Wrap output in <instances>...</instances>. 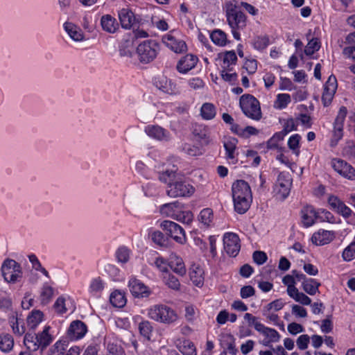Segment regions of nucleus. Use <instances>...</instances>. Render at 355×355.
I'll return each instance as SVG.
<instances>
[{
    "label": "nucleus",
    "instance_id": "1",
    "mask_svg": "<svg viewBox=\"0 0 355 355\" xmlns=\"http://www.w3.org/2000/svg\"><path fill=\"white\" fill-rule=\"evenodd\" d=\"M177 160H168L166 168L158 173V180L166 185V194L171 198L178 197V166Z\"/></svg>",
    "mask_w": 355,
    "mask_h": 355
},
{
    "label": "nucleus",
    "instance_id": "2",
    "mask_svg": "<svg viewBox=\"0 0 355 355\" xmlns=\"http://www.w3.org/2000/svg\"><path fill=\"white\" fill-rule=\"evenodd\" d=\"M50 326H45L42 332L26 333L24 338V344L30 351L35 352L40 349H45L53 341V337L49 334Z\"/></svg>",
    "mask_w": 355,
    "mask_h": 355
},
{
    "label": "nucleus",
    "instance_id": "3",
    "mask_svg": "<svg viewBox=\"0 0 355 355\" xmlns=\"http://www.w3.org/2000/svg\"><path fill=\"white\" fill-rule=\"evenodd\" d=\"M240 107L245 116L254 120L259 121L262 117L260 103L252 94H243L239 99Z\"/></svg>",
    "mask_w": 355,
    "mask_h": 355
},
{
    "label": "nucleus",
    "instance_id": "4",
    "mask_svg": "<svg viewBox=\"0 0 355 355\" xmlns=\"http://www.w3.org/2000/svg\"><path fill=\"white\" fill-rule=\"evenodd\" d=\"M1 275L4 280L9 284L19 282L23 276L21 265L12 259H6L1 266Z\"/></svg>",
    "mask_w": 355,
    "mask_h": 355
},
{
    "label": "nucleus",
    "instance_id": "5",
    "mask_svg": "<svg viewBox=\"0 0 355 355\" xmlns=\"http://www.w3.org/2000/svg\"><path fill=\"white\" fill-rule=\"evenodd\" d=\"M347 108L342 105L337 113V115L333 123V129L331 130V137L330 139V146L336 147L338 142L343 139L344 135V124L347 114Z\"/></svg>",
    "mask_w": 355,
    "mask_h": 355
},
{
    "label": "nucleus",
    "instance_id": "6",
    "mask_svg": "<svg viewBox=\"0 0 355 355\" xmlns=\"http://www.w3.org/2000/svg\"><path fill=\"white\" fill-rule=\"evenodd\" d=\"M158 44L153 40H146L137 47L136 53L140 62L148 64L152 62L157 55Z\"/></svg>",
    "mask_w": 355,
    "mask_h": 355
},
{
    "label": "nucleus",
    "instance_id": "7",
    "mask_svg": "<svg viewBox=\"0 0 355 355\" xmlns=\"http://www.w3.org/2000/svg\"><path fill=\"white\" fill-rule=\"evenodd\" d=\"M149 317L157 322L171 323L176 320V313L174 310L166 305H155L148 311Z\"/></svg>",
    "mask_w": 355,
    "mask_h": 355
},
{
    "label": "nucleus",
    "instance_id": "8",
    "mask_svg": "<svg viewBox=\"0 0 355 355\" xmlns=\"http://www.w3.org/2000/svg\"><path fill=\"white\" fill-rule=\"evenodd\" d=\"M292 178L289 173L281 172L278 175L274 191L278 198L285 200L290 194Z\"/></svg>",
    "mask_w": 355,
    "mask_h": 355
},
{
    "label": "nucleus",
    "instance_id": "9",
    "mask_svg": "<svg viewBox=\"0 0 355 355\" xmlns=\"http://www.w3.org/2000/svg\"><path fill=\"white\" fill-rule=\"evenodd\" d=\"M333 169L340 176L349 180H355V168L340 158H333L331 161Z\"/></svg>",
    "mask_w": 355,
    "mask_h": 355
},
{
    "label": "nucleus",
    "instance_id": "10",
    "mask_svg": "<svg viewBox=\"0 0 355 355\" xmlns=\"http://www.w3.org/2000/svg\"><path fill=\"white\" fill-rule=\"evenodd\" d=\"M223 246L226 253L235 257L241 250L240 239L239 235L233 232H226L223 235Z\"/></svg>",
    "mask_w": 355,
    "mask_h": 355
},
{
    "label": "nucleus",
    "instance_id": "11",
    "mask_svg": "<svg viewBox=\"0 0 355 355\" xmlns=\"http://www.w3.org/2000/svg\"><path fill=\"white\" fill-rule=\"evenodd\" d=\"M239 140L232 136L224 137L223 140L225 149V158L230 163L236 164L238 162L239 151L237 145Z\"/></svg>",
    "mask_w": 355,
    "mask_h": 355
},
{
    "label": "nucleus",
    "instance_id": "12",
    "mask_svg": "<svg viewBox=\"0 0 355 355\" xmlns=\"http://www.w3.org/2000/svg\"><path fill=\"white\" fill-rule=\"evenodd\" d=\"M338 88V82L334 75L329 76L327 80L323 85V92L322 94V103L324 107L331 105L334 95Z\"/></svg>",
    "mask_w": 355,
    "mask_h": 355
},
{
    "label": "nucleus",
    "instance_id": "13",
    "mask_svg": "<svg viewBox=\"0 0 355 355\" xmlns=\"http://www.w3.org/2000/svg\"><path fill=\"white\" fill-rule=\"evenodd\" d=\"M228 24L233 28H244L246 26V16L236 7L228 9L226 12Z\"/></svg>",
    "mask_w": 355,
    "mask_h": 355
},
{
    "label": "nucleus",
    "instance_id": "14",
    "mask_svg": "<svg viewBox=\"0 0 355 355\" xmlns=\"http://www.w3.org/2000/svg\"><path fill=\"white\" fill-rule=\"evenodd\" d=\"M190 130L196 141L205 145L209 144L211 141L210 130L207 125L194 123L191 124Z\"/></svg>",
    "mask_w": 355,
    "mask_h": 355
},
{
    "label": "nucleus",
    "instance_id": "15",
    "mask_svg": "<svg viewBox=\"0 0 355 355\" xmlns=\"http://www.w3.org/2000/svg\"><path fill=\"white\" fill-rule=\"evenodd\" d=\"M327 202L331 209L345 218H349L353 214L352 210L336 196L330 195L327 199Z\"/></svg>",
    "mask_w": 355,
    "mask_h": 355
},
{
    "label": "nucleus",
    "instance_id": "16",
    "mask_svg": "<svg viewBox=\"0 0 355 355\" xmlns=\"http://www.w3.org/2000/svg\"><path fill=\"white\" fill-rule=\"evenodd\" d=\"M87 332V325L81 320H76L71 322L67 330V336L71 340H77L83 338Z\"/></svg>",
    "mask_w": 355,
    "mask_h": 355
},
{
    "label": "nucleus",
    "instance_id": "17",
    "mask_svg": "<svg viewBox=\"0 0 355 355\" xmlns=\"http://www.w3.org/2000/svg\"><path fill=\"white\" fill-rule=\"evenodd\" d=\"M144 132L150 138L159 141H168L171 139L169 132L158 125H148Z\"/></svg>",
    "mask_w": 355,
    "mask_h": 355
},
{
    "label": "nucleus",
    "instance_id": "18",
    "mask_svg": "<svg viewBox=\"0 0 355 355\" xmlns=\"http://www.w3.org/2000/svg\"><path fill=\"white\" fill-rule=\"evenodd\" d=\"M128 287L130 293L135 297H146L150 293L149 288L141 281L135 277L130 279Z\"/></svg>",
    "mask_w": 355,
    "mask_h": 355
},
{
    "label": "nucleus",
    "instance_id": "19",
    "mask_svg": "<svg viewBox=\"0 0 355 355\" xmlns=\"http://www.w3.org/2000/svg\"><path fill=\"white\" fill-rule=\"evenodd\" d=\"M63 28L69 37L75 42H83L87 40L83 30L71 21H66L63 24Z\"/></svg>",
    "mask_w": 355,
    "mask_h": 355
},
{
    "label": "nucleus",
    "instance_id": "20",
    "mask_svg": "<svg viewBox=\"0 0 355 355\" xmlns=\"http://www.w3.org/2000/svg\"><path fill=\"white\" fill-rule=\"evenodd\" d=\"M318 212L312 205H306L301 210V218L302 227L307 228L315 223L316 219L319 217Z\"/></svg>",
    "mask_w": 355,
    "mask_h": 355
},
{
    "label": "nucleus",
    "instance_id": "21",
    "mask_svg": "<svg viewBox=\"0 0 355 355\" xmlns=\"http://www.w3.org/2000/svg\"><path fill=\"white\" fill-rule=\"evenodd\" d=\"M232 198L241 197H251L252 193L249 184L243 180H236L232 185Z\"/></svg>",
    "mask_w": 355,
    "mask_h": 355
},
{
    "label": "nucleus",
    "instance_id": "22",
    "mask_svg": "<svg viewBox=\"0 0 355 355\" xmlns=\"http://www.w3.org/2000/svg\"><path fill=\"white\" fill-rule=\"evenodd\" d=\"M154 85L157 89L166 94L170 95L176 94V84L163 75L155 78Z\"/></svg>",
    "mask_w": 355,
    "mask_h": 355
},
{
    "label": "nucleus",
    "instance_id": "23",
    "mask_svg": "<svg viewBox=\"0 0 355 355\" xmlns=\"http://www.w3.org/2000/svg\"><path fill=\"white\" fill-rule=\"evenodd\" d=\"M198 61V58L191 53L181 57L179 59V73H187L196 66Z\"/></svg>",
    "mask_w": 355,
    "mask_h": 355
},
{
    "label": "nucleus",
    "instance_id": "24",
    "mask_svg": "<svg viewBox=\"0 0 355 355\" xmlns=\"http://www.w3.org/2000/svg\"><path fill=\"white\" fill-rule=\"evenodd\" d=\"M189 277L193 284L199 288H201L204 284V270L202 268L196 263H193L189 272Z\"/></svg>",
    "mask_w": 355,
    "mask_h": 355
},
{
    "label": "nucleus",
    "instance_id": "25",
    "mask_svg": "<svg viewBox=\"0 0 355 355\" xmlns=\"http://www.w3.org/2000/svg\"><path fill=\"white\" fill-rule=\"evenodd\" d=\"M334 239V233L328 230H319L315 232L311 236L312 243L317 245L321 246L328 244Z\"/></svg>",
    "mask_w": 355,
    "mask_h": 355
},
{
    "label": "nucleus",
    "instance_id": "26",
    "mask_svg": "<svg viewBox=\"0 0 355 355\" xmlns=\"http://www.w3.org/2000/svg\"><path fill=\"white\" fill-rule=\"evenodd\" d=\"M234 211L239 214L246 213L252 202V196L251 197H241L232 198Z\"/></svg>",
    "mask_w": 355,
    "mask_h": 355
},
{
    "label": "nucleus",
    "instance_id": "27",
    "mask_svg": "<svg viewBox=\"0 0 355 355\" xmlns=\"http://www.w3.org/2000/svg\"><path fill=\"white\" fill-rule=\"evenodd\" d=\"M118 15L121 27L124 29H130L135 22V15L128 8H122L119 11Z\"/></svg>",
    "mask_w": 355,
    "mask_h": 355
},
{
    "label": "nucleus",
    "instance_id": "28",
    "mask_svg": "<svg viewBox=\"0 0 355 355\" xmlns=\"http://www.w3.org/2000/svg\"><path fill=\"white\" fill-rule=\"evenodd\" d=\"M214 211L211 208L202 209L198 216V220L204 228H209L214 225Z\"/></svg>",
    "mask_w": 355,
    "mask_h": 355
},
{
    "label": "nucleus",
    "instance_id": "29",
    "mask_svg": "<svg viewBox=\"0 0 355 355\" xmlns=\"http://www.w3.org/2000/svg\"><path fill=\"white\" fill-rule=\"evenodd\" d=\"M101 25L103 30L109 33H114L119 28L116 19L110 15H105L101 17Z\"/></svg>",
    "mask_w": 355,
    "mask_h": 355
},
{
    "label": "nucleus",
    "instance_id": "30",
    "mask_svg": "<svg viewBox=\"0 0 355 355\" xmlns=\"http://www.w3.org/2000/svg\"><path fill=\"white\" fill-rule=\"evenodd\" d=\"M155 266L164 273L169 269L175 271L178 266V261L176 257H171L170 260L166 262L162 258H157L155 261Z\"/></svg>",
    "mask_w": 355,
    "mask_h": 355
},
{
    "label": "nucleus",
    "instance_id": "31",
    "mask_svg": "<svg viewBox=\"0 0 355 355\" xmlns=\"http://www.w3.org/2000/svg\"><path fill=\"white\" fill-rule=\"evenodd\" d=\"M270 44V38L269 36L266 34L265 35H259L254 36L252 41L251 45L254 49L263 51H264Z\"/></svg>",
    "mask_w": 355,
    "mask_h": 355
},
{
    "label": "nucleus",
    "instance_id": "32",
    "mask_svg": "<svg viewBox=\"0 0 355 355\" xmlns=\"http://www.w3.org/2000/svg\"><path fill=\"white\" fill-rule=\"evenodd\" d=\"M216 107L211 103H204L200 107V116L205 121H209L214 119L216 116Z\"/></svg>",
    "mask_w": 355,
    "mask_h": 355
},
{
    "label": "nucleus",
    "instance_id": "33",
    "mask_svg": "<svg viewBox=\"0 0 355 355\" xmlns=\"http://www.w3.org/2000/svg\"><path fill=\"white\" fill-rule=\"evenodd\" d=\"M320 286V282L313 278H308L302 282V289L310 295H315L319 291Z\"/></svg>",
    "mask_w": 355,
    "mask_h": 355
},
{
    "label": "nucleus",
    "instance_id": "34",
    "mask_svg": "<svg viewBox=\"0 0 355 355\" xmlns=\"http://www.w3.org/2000/svg\"><path fill=\"white\" fill-rule=\"evenodd\" d=\"M178 202L166 203L162 205L159 208V211L162 215L166 217H171L174 220H178Z\"/></svg>",
    "mask_w": 355,
    "mask_h": 355
},
{
    "label": "nucleus",
    "instance_id": "35",
    "mask_svg": "<svg viewBox=\"0 0 355 355\" xmlns=\"http://www.w3.org/2000/svg\"><path fill=\"white\" fill-rule=\"evenodd\" d=\"M209 36L212 42L219 46H225L230 42L227 34L220 29H214L210 33Z\"/></svg>",
    "mask_w": 355,
    "mask_h": 355
},
{
    "label": "nucleus",
    "instance_id": "36",
    "mask_svg": "<svg viewBox=\"0 0 355 355\" xmlns=\"http://www.w3.org/2000/svg\"><path fill=\"white\" fill-rule=\"evenodd\" d=\"M222 59L223 65L222 68L227 69L228 71H232L231 66L235 65L237 61V56L234 51H228L220 55Z\"/></svg>",
    "mask_w": 355,
    "mask_h": 355
},
{
    "label": "nucleus",
    "instance_id": "37",
    "mask_svg": "<svg viewBox=\"0 0 355 355\" xmlns=\"http://www.w3.org/2000/svg\"><path fill=\"white\" fill-rule=\"evenodd\" d=\"M256 331L268 338L269 342H277L279 340L278 331L275 329L266 327L264 324H257Z\"/></svg>",
    "mask_w": 355,
    "mask_h": 355
},
{
    "label": "nucleus",
    "instance_id": "38",
    "mask_svg": "<svg viewBox=\"0 0 355 355\" xmlns=\"http://www.w3.org/2000/svg\"><path fill=\"white\" fill-rule=\"evenodd\" d=\"M178 268L175 269V271H173L169 269L166 270V273L162 275L163 280L166 286L168 288L178 290Z\"/></svg>",
    "mask_w": 355,
    "mask_h": 355
},
{
    "label": "nucleus",
    "instance_id": "39",
    "mask_svg": "<svg viewBox=\"0 0 355 355\" xmlns=\"http://www.w3.org/2000/svg\"><path fill=\"white\" fill-rule=\"evenodd\" d=\"M44 314L40 310H33L27 317V325L31 329H35L42 322Z\"/></svg>",
    "mask_w": 355,
    "mask_h": 355
},
{
    "label": "nucleus",
    "instance_id": "40",
    "mask_svg": "<svg viewBox=\"0 0 355 355\" xmlns=\"http://www.w3.org/2000/svg\"><path fill=\"white\" fill-rule=\"evenodd\" d=\"M161 228L166 232V235L178 241V235L175 234L178 230V223L171 220H164L160 224Z\"/></svg>",
    "mask_w": 355,
    "mask_h": 355
},
{
    "label": "nucleus",
    "instance_id": "41",
    "mask_svg": "<svg viewBox=\"0 0 355 355\" xmlns=\"http://www.w3.org/2000/svg\"><path fill=\"white\" fill-rule=\"evenodd\" d=\"M53 294V288L49 286L48 284H44L41 288L40 294V300L41 304L43 305L48 304L51 302Z\"/></svg>",
    "mask_w": 355,
    "mask_h": 355
},
{
    "label": "nucleus",
    "instance_id": "42",
    "mask_svg": "<svg viewBox=\"0 0 355 355\" xmlns=\"http://www.w3.org/2000/svg\"><path fill=\"white\" fill-rule=\"evenodd\" d=\"M14 346V339L9 334H0V349L6 353L10 352Z\"/></svg>",
    "mask_w": 355,
    "mask_h": 355
},
{
    "label": "nucleus",
    "instance_id": "43",
    "mask_svg": "<svg viewBox=\"0 0 355 355\" xmlns=\"http://www.w3.org/2000/svg\"><path fill=\"white\" fill-rule=\"evenodd\" d=\"M175 33V31H170L162 37V40L169 49L175 53H178V41L174 35Z\"/></svg>",
    "mask_w": 355,
    "mask_h": 355
},
{
    "label": "nucleus",
    "instance_id": "44",
    "mask_svg": "<svg viewBox=\"0 0 355 355\" xmlns=\"http://www.w3.org/2000/svg\"><path fill=\"white\" fill-rule=\"evenodd\" d=\"M110 303L115 307L121 308L126 304L125 295L119 291H113L110 296Z\"/></svg>",
    "mask_w": 355,
    "mask_h": 355
},
{
    "label": "nucleus",
    "instance_id": "45",
    "mask_svg": "<svg viewBox=\"0 0 355 355\" xmlns=\"http://www.w3.org/2000/svg\"><path fill=\"white\" fill-rule=\"evenodd\" d=\"M291 293L288 295L293 298L295 302L300 303L302 305L311 304V299L305 295L304 293L300 292L297 288L290 290Z\"/></svg>",
    "mask_w": 355,
    "mask_h": 355
},
{
    "label": "nucleus",
    "instance_id": "46",
    "mask_svg": "<svg viewBox=\"0 0 355 355\" xmlns=\"http://www.w3.org/2000/svg\"><path fill=\"white\" fill-rule=\"evenodd\" d=\"M104 289V282L100 277L93 278L88 288L89 293L92 295L101 293Z\"/></svg>",
    "mask_w": 355,
    "mask_h": 355
},
{
    "label": "nucleus",
    "instance_id": "47",
    "mask_svg": "<svg viewBox=\"0 0 355 355\" xmlns=\"http://www.w3.org/2000/svg\"><path fill=\"white\" fill-rule=\"evenodd\" d=\"M132 252L126 246H120L115 252V257L119 263H126L128 262Z\"/></svg>",
    "mask_w": 355,
    "mask_h": 355
},
{
    "label": "nucleus",
    "instance_id": "48",
    "mask_svg": "<svg viewBox=\"0 0 355 355\" xmlns=\"http://www.w3.org/2000/svg\"><path fill=\"white\" fill-rule=\"evenodd\" d=\"M10 325L12 329L13 333L18 336H21L26 331L23 320L18 317H13L10 320Z\"/></svg>",
    "mask_w": 355,
    "mask_h": 355
},
{
    "label": "nucleus",
    "instance_id": "49",
    "mask_svg": "<svg viewBox=\"0 0 355 355\" xmlns=\"http://www.w3.org/2000/svg\"><path fill=\"white\" fill-rule=\"evenodd\" d=\"M195 191V187L191 184L184 181H179V196L190 197L194 193Z\"/></svg>",
    "mask_w": 355,
    "mask_h": 355
},
{
    "label": "nucleus",
    "instance_id": "50",
    "mask_svg": "<svg viewBox=\"0 0 355 355\" xmlns=\"http://www.w3.org/2000/svg\"><path fill=\"white\" fill-rule=\"evenodd\" d=\"M179 351L183 355H197L196 346L190 340H184L182 345L179 346Z\"/></svg>",
    "mask_w": 355,
    "mask_h": 355
},
{
    "label": "nucleus",
    "instance_id": "51",
    "mask_svg": "<svg viewBox=\"0 0 355 355\" xmlns=\"http://www.w3.org/2000/svg\"><path fill=\"white\" fill-rule=\"evenodd\" d=\"M302 137L299 134L291 135L288 140V146L296 155L300 154V142Z\"/></svg>",
    "mask_w": 355,
    "mask_h": 355
},
{
    "label": "nucleus",
    "instance_id": "52",
    "mask_svg": "<svg viewBox=\"0 0 355 355\" xmlns=\"http://www.w3.org/2000/svg\"><path fill=\"white\" fill-rule=\"evenodd\" d=\"M342 258L345 261H351L355 259V236L354 240L343 251Z\"/></svg>",
    "mask_w": 355,
    "mask_h": 355
},
{
    "label": "nucleus",
    "instance_id": "53",
    "mask_svg": "<svg viewBox=\"0 0 355 355\" xmlns=\"http://www.w3.org/2000/svg\"><path fill=\"white\" fill-rule=\"evenodd\" d=\"M287 134L283 130L275 132L268 141V146L270 148L275 149L279 146V143L284 140Z\"/></svg>",
    "mask_w": 355,
    "mask_h": 355
},
{
    "label": "nucleus",
    "instance_id": "54",
    "mask_svg": "<svg viewBox=\"0 0 355 355\" xmlns=\"http://www.w3.org/2000/svg\"><path fill=\"white\" fill-rule=\"evenodd\" d=\"M258 63V61L254 58H245L243 67L249 75H253L257 71Z\"/></svg>",
    "mask_w": 355,
    "mask_h": 355
},
{
    "label": "nucleus",
    "instance_id": "55",
    "mask_svg": "<svg viewBox=\"0 0 355 355\" xmlns=\"http://www.w3.org/2000/svg\"><path fill=\"white\" fill-rule=\"evenodd\" d=\"M320 48V42L316 38L313 37L310 40L305 47L304 53L307 55H311L315 51H318Z\"/></svg>",
    "mask_w": 355,
    "mask_h": 355
},
{
    "label": "nucleus",
    "instance_id": "56",
    "mask_svg": "<svg viewBox=\"0 0 355 355\" xmlns=\"http://www.w3.org/2000/svg\"><path fill=\"white\" fill-rule=\"evenodd\" d=\"M182 151L187 155L192 157H196L202 155V149L196 145L184 144L182 145Z\"/></svg>",
    "mask_w": 355,
    "mask_h": 355
},
{
    "label": "nucleus",
    "instance_id": "57",
    "mask_svg": "<svg viewBox=\"0 0 355 355\" xmlns=\"http://www.w3.org/2000/svg\"><path fill=\"white\" fill-rule=\"evenodd\" d=\"M139 329L142 336L148 340L150 339L153 331V327L150 322L143 321L140 322L139 324Z\"/></svg>",
    "mask_w": 355,
    "mask_h": 355
},
{
    "label": "nucleus",
    "instance_id": "58",
    "mask_svg": "<svg viewBox=\"0 0 355 355\" xmlns=\"http://www.w3.org/2000/svg\"><path fill=\"white\" fill-rule=\"evenodd\" d=\"M291 101V98L290 94L283 93L277 95L275 103L277 104V108L283 110L287 107Z\"/></svg>",
    "mask_w": 355,
    "mask_h": 355
},
{
    "label": "nucleus",
    "instance_id": "59",
    "mask_svg": "<svg viewBox=\"0 0 355 355\" xmlns=\"http://www.w3.org/2000/svg\"><path fill=\"white\" fill-rule=\"evenodd\" d=\"M185 313L184 318L186 320L189 322H193L196 319V308L194 305L191 304H186L184 308Z\"/></svg>",
    "mask_w": 355,
    "mask_h": 355
},
{
    "label": "nucleus",
    "instance_id": "60",
    "mask_svg": "<svg viewBox=\"0 0 355 355\" xmlns=\"http://www.w3.org/2000/svg\"><path fill=\"white\" fill-rule=\"evenodd\" d=\"M227 71H229L227 69L223 68L220 71V76L224 81L233 85L237 80L238 75L236 72L228 73Z\"/></svg>",
    "mask_w": 355,
    "mask_h": 355
},
{
    "label": "nucleus",
    "instance_id": "61",
    "mask_svg": "<svg viewBox=\"0 0 355 355\" xmlns=\"http://www.w3.org/2000/svg\"><path fill=\"white\" fill-rule=\"evenodd\" d=\"M193 220V214L191 211H179V222L187 225H190Z\"/></svg>",
    "mask_w": 355,
    "mask_h": 355
},
{
    "label": "nucleus",
    "instance_id": "62",
    "mask_svg": "<svg viewBox=\"0 0 355 355\" xmlns=\"http://www.w3.org/2000/svg\"><path fill=\"white\" fill-rule=\"evenodd\" d=\"M297 121L291 117V118H288L287 119L284 124H283V131L284 132H286V134H288L289 132L293 131V130H297Z\"/></svg>",
    "mask_w": 355,
    "mask_h": 355
},
{
    "label": "nucleus",
    "instance_id": "63",
    "mask_svg": "<svg viewBox=\"0 0 355 355\" xmlns=\"http://www.w3.org/2000/svg\"><path fill=\"white\" fill-rule=\"evenodd\" d=\"M258 130L253 126L248 125L244 128H241L238 136L241 138H249L252 135H256L258 134Z\"/></svg>",
    "mask_w": 355,
    "mask_h": 355
},
{
    "label": "nucleus",
    "instance_id": "64",
    "mask_svg": "<svg viewBox=\"0 0 355 355\" xmlns=\"http://www.w3.org/2000/svg\"><path fill=\"white\" fill-rule=\"evenodd\" d=\"M67 344L66 341L58 340L54 345L51 355H63L66 351Z\"/></svg>",
    "mask_w": 355,
    "mask_h": 355
}]
</instances>
